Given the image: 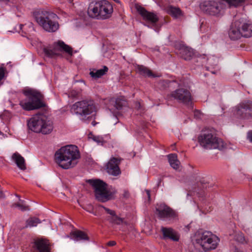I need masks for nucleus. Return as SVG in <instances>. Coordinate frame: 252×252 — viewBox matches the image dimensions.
Listing matches in <instances>:
<instances>
[{
	"mask_svg": "<svg viewBox=\"0 0 252 252\" xmlns=\"http://www.w3.org/2000/svg\"><path fill=\"white\" fill-rule=\"evenodd\" d=\"M80 158V154L78 147L73 145L61 147L56 152L54 156L55 162L64 169L74 167Z\"/></svg>",
	"mask_w": 252,
	"mask_h": 252,
	"instance_id": "f257e3e1",
	"label": "nucleus"
},
{
	"mask_svg": "<svg viewBox=\"0 0 252 252\" xmlns=\"http://www.w3.org/2000/svg\"><path fill=\"white\" fill-rule=\"evenodd\" d=\"M246 0H209L200 4L201 10L206 14L220 16L222 15L227 7H237L243 4Z\"/></svg>",
	"mask_w": 252,
	"mask_h": 252,
	"instance_id": "f03ea898",
	"label": "nucleus"
},
{
	"mask_svg": "<svg viewBox=\"0 0 252 252\" xmlns=\"http://www.w3.org/2000/svg\"><path fill=\"white\" fill-rule=\"evenodd\" d=\"M30 129L36 133L43 134L50 133L53 130V122L51 118L44 114L33 116L28 122Z\"/></svg>",
	"mask_w": 252,
	"mask_h": 252,
	"instance_id": "7ed1b4c3",
	"label": "nucleus"
},
{
	"mask_svg": "<svg viewBox=\"0 0 252 252\" xmlns=\"http://www.w3.org/2000/svg\"><path fill=\"white\" fill-rule=\"evenodd\" d=\"M88 182L93 187L95 196L98 201L105 202L114 198L116 190L111 187H108L102 181L91 179Z\"/></svg>",
	"mask_w": 252,
	"mask_h": 252,
	"instance_id": "20e7f679",
	"label": "nucleus"
},
{
	"mask_svg": "<svg viewBox=\"0 0 252 252\" xmlns=\"http://www.w3.org/2000/svg\"><path fill=\"white\" fill-rule=\"evenodd\" d=\"M113 11L112 5L107 0H100L90 4L88 15L97 19H106L109 18Z\"/></svg>",
	"mask_w": 252,
	"mask_h": 252,
	"instance_id": "39448f33",
	"label": "nucleus"
},
{
	"mask_svg": "<svg viewBox=\"0 0 252 252\" xmlns=\"http://www.w3.org/2000/svg\"><path fill=\"white\" fill-rule=\"evenodd\" d=\"M26 99L20 101V106L26 110H32L45 106L42 101V95L36 90L28 89L23 91Z\"/></svg>",
	"mask_w": 252,
	"mask_h": 252,
	"instance_id": "423d86ee",
	"label": "nucleus"
},
{
	"mask_svg": "<svg viewBox=\"0 0 252 252\" xmlns=\"http://www.w3.org/2000/svg\"><path fill=\"white\" fill-rule=\"evenodd\" d=\"M195 244L200 246L205 252L215 249L220 242V239L210 231L197 232L194 236Z\"/></svg>",
	"mask_w": 252,
	"mask_h": 252,
	"instance_id": "0eeeda50",
	"label": "nucleus"
},
{
	"mask_svg": "<svg viewBox=\"0 0 252 252\" xmlns=\"http://www.w3.org/2000/svg\"><path fill=\"white\" fill-rule=\"evenodd\" d=\"M56 14L46 11H41L35 15L37 23L42 28L48 32H55L59 28V24L56 21Z\"/></svg>",
	"mask_w": 252,
	"mask_h": 252,
	"instance_id": "6e6552de",
	"label": "nucleus"
},
{
	"mask_svg": "<svg viewBox=\"0 0 252 252\" xmlns=\"http://www.w3.org/2000/svg\"><path fill=\"white\" fill-rule=\"evenodd\" d=\"M198 141L200 145L206 149L222 150L225 148L223 141L210 131L201 133L198 137Z\"/></svg>",
	"mask_w": 252,
	"mask_h": 252,
	"instance_id": "1a4fd4ad",
	"label": "nucleus"
},
{
	"mask_svg": "<svg viewBox=\"0 0 252 252\" xmlns=\"http://www.w3.org/2000/svg\"><path fill=\"white\" fill-rule=\"evenodd\" d=\"M95 106L93 100H83L73 104L70 111L72 113L80 116L81 119L85 120L87 116L95 112Z\"/></svg>",
	"mask_w": 252,
	"mask_h": 252,
	"instance_id": "9d476101",
	"label": "nucleus"
},
{
	"mask_svg": "<svg viewBox=\"0 0 252 252\" xmlns=\"http://www.w3.org/2000/svg\"><path fill=\"white\" fill-rule=\"evenodd\" d=\"M43 51L45 55L50 58L60 56L62 52H64L70 55H72V48L60 40L44 47Z\"/></svg>",
	"mask_w": 252,
	"mask_h": 252,
	"instance_id": "9b49d317",
	"label": "nucleus"
},
{
	"mask_svg": "<svg viewBox=\"0 0 252 252\" xmlns=\"http://www.w3.org/2000/svg\"><path fill=\"white\" fill-rule=\"evenodd\" d=\"M170 96L179 102L186 105L191 104V95L190 92L185 89H178L172 92Z\"/></svg>",
	"mask_w": 252,
	"mask_h": 252,
	"instance_id": "f8f14e48",
	"label": "nucleus"
},
{
	"mask_svg": "<svg viewBox=\"0 0 252 252\" xmlns=\"http://www.w3.org/2000/svg\"><path fill=\"white\" fill-rule=\"evenodd\" d=\"M156 212L158 217L163 220H170L176 217L175 212L171 208L163 203L157 205Z\"/></svg>",
	"mask_w": 252,
	"mask_h": 252,
	"instance_id": "ddd939ff",
	"label": "nucleus"
},
{
	"mask_svg": "<svg viewBox=\"0 0 252 252\" xmlns=\"http://www.w3.org/2000/svg\"><path fill=\"white\" fill-rule=\"evenodd\" d=\"M238 19H236L232 23L228 31V36L231 40H236L243 37Z\"/></svg>",
	"mask_w": 252,
	"mask_h": 252,
	"instance_id": "4468645a",
	"label": "nucleus"
},
{
	"mask_svg": "<svg viewBox=\"0 0 252 252\" xmlns=\"http://www.w3.org/2000/svg\"><path fill=\"white\" fill-rule=\"evenodd\" d=\"M137 10L144 20L152 24L153 26L156 25L158 21V17L156 13L148 11L141 6L137 7Z\"/></svg>",
	"mask_w": 252,
	"mask_h": 252,
	"instance_id": "2eb2a0df",
	"label": "nucleus"
},
{
	"mask_svg": "<svg viewBox=\"0 0 252 252\" xmlns=\"http://www.w3.org/2000/svg\"><path fill=\"white\" fill-rule=\"evenodd\" d=\"M236 114L242 118L252 117V101L240 104L237 107Z\"/></svg>",
	"mask_w": 252,
	"mask_h": 252,
	"instance_id": "dca6fc26",
	"label": "nucleus"
},
{
	"mask_svg": "<svg viewBox=\"0 0 252 252\" xmlns=\"http://www.w3.org/2000/svg\"><path fill=\"white\" fill-rule=\"evenodd\" d=\"M121 161L120 158H112L108 161L106 170L110 175L113 176H117L120 174L121 171L119 167V164Z\"/></svg>",
	"mask_w": 252,
	"mask_h": 252,
	"instance_id": "f3484780",
	"label": "nucleus"
},
{
	"mask_svg": "<svg viewBox=\"0 0 252 252\" xmlns=\"http://www.w3.org/2000/svg\"><path fill=\"white\" fill-rule=\"evenodd\" d=\"M241 31L244 37L252 36V23L244 18L238 19Z\"/></svg>",
	"mask_w": 252,
	"mask_h": 252,
	"instance_id": "a211bd4d",
	"label": "nucleus"
},
{
	"mask_svg": "<svg viewBox=\"0 0 252 252\" xmlns=\"http://www.w3.org/2000/svg\"><path fill=\"white\" fill-rule=\"evenodd\" d=\"M34 248L37 252H50L49 243L43 239H38L34 243Z\"/></svg>",
	"mask_w": 252,
	"mask_h": 252,
	"instance_id": "6ab92c4d",
	"label": "nucleus"
},
{
	"mask_svg": "<svg viewBox=\"0 0 252 252\" xmlns=\"http://www.w3.org/2000/svg\"><path fill=\"white\" fill-rule=\"evenodd\" d=\"M161 231L164 239H170L174 241H178L179 237L177 233L170 227H162Z\"/></svg>",
	"mask_w": 252,
	"mask_h": 252,
	"instance_id": "aec40b11",
	"label": "nucleus"
},
{
	"mask_svg": "<svg viewBox=\"0 0 252 252\" xmlns=\"http://www.w3.org/2000/svg\"><path fill=\"white\" fill-rule=\"evenodd\" d=\"M12 158L20 169L22 170L26 169L25 159L19 153H15L13 154Z\"/></svg>",
	"mask_w": 252,
	"mask_h": 252,
	"instance_id": "412c9836",
	"label": "nucleus"
},
{
	"mask_svg": "<svg viewBox=\"0 0 252 252\" xmlns=\"http://www.w3.org/2000/svg\"><path fill=\"white\" fill-rule=\"evenodd\" d=\"M71 238L74 241H81V240H89L88 236L87 234L80 230L74 231L70 233Z\"/></svg>",
	"mask_w": 252,
	"mask_h": 252,
	"instance_id": "4be33fe9",
	"label": "nucleus"
},
{
	"mask_svg": "<svg viewBox=\"0 0 252 252\" xmlns=\"http://www.w3.org/2000/svg\"><path fill=\"white\" fill-rule=\"evenodd\" d=\"M180 54L184 60H189L193 56L194 53L192 49L183 46L180 49Z\"/></svg>",
	"mask_w": 252,
	"mask_h": 252,
	"instance_id": "5701e85b",
	"label": "nucleus"
},
{
	"mask_svg": "<svg viewBox=\"0 0 252 252\" xmlns=\"http://www.w3.org/2000/svg\"><path fill=\"white\" fill-rule=\"evenodd\" d=\"M167 12L175 18H180L183 15L182 10L179 8L172 5L168 6L166 8Z\"/></svg>",
	"mask_w": 252,
	"mask_h": 252,
	"instance_id": "b1692460",
	"label": "nucleus"
},
{
	"mask_svg": "<svg viewBox=\"0 0 252 252\" xmlns=\"http://www.w3.org/2000/svg\"><path fill=\"white\" fill-rule=\"evenodd\" d=\"M108 68L106 66H103V68L99 69H93L90 72V76L94 79L100 78L105 75L108 71Z\"/></svg>",
	"mask_w": 252,
	"mask_h": 252,
	"instance_id": "393cba45",
	"label": "nucleus"
},
{
	"mask_svg": "<svg viewBox=\"0 0 252 252\" xmlns=\"http://www.w3.org/2000/svg\"><path fill=\"white\" fill-rule=\"evenodd\" d=\"M137 72L141 75L145 77H156V75L154 74L152 71L148 69L147 67L138 65L137 67Z\"/></svg>",
	"mask_w": 252,
	"mask_h": 252,
	"instance_id": "a878e982",
	"label": "nucleus"
},
{
	"mask_svg": "<svg viewBox=\"0 0 252 252\" xmlns=\"http://www.w3.org/2000/svg\"><path fill=\"white\" fill-rule=\"evenodd\" d=\"M169 162L174 169H177L179 167L180 161L177 159V156L175 154L168 155Z\"/></svg>",
	"mask_w": 252,
	"mask_h": 252,
	"instance_id": "bb28decb",
	"label": "nucleus"
},
{
	"mask_svg": "<svg viewBox=\"0 0 252 252\" xmlns=\"http://www.w3.org/2000/svg\"><path fill=\"white\" fill-rule=\"evenodd\" d=\"M108 220L109 222L114 224L117 225H121V224H125L127 225V223L125 221L124 219L118 217L116 213H115L113 216H110L108 218Z\"/></svg>",
	"mask_w": 252,
	"mask_h": 252,
	"instance_id": "cd10ccee",
	"label": "nucleus"
},
{
	"mask_svg": "<svg viewBox=\"0 0 252 252\" xmlns=\"http://www.w3.org/2000/svg\"><path fill=\"white\" fill-rule=\"evenodd\" d=\"M41 223V220L37 218L32 217L26 221L25 227H32L36 226L38 223Z\"/></svg>",
	"mask_w": 252,
	"mask_h": 252,
	"instance_id": "c85d7f7f",
	"label": "nucleus"
},
{
	"mask_svg": "<svg viewBox=\"0 0 252 252\" xmlns=\"http://www.w3.org/2000/svg\"><path fill=\"white\" fill-rule=\"evenodd\" d=\"M12 207H18L22 211L30 210L28 206L26 205L24 200L19 199V202L12 205Z\"/></svg>",
	"mask_w": 252,
	"mask_h": 252,
	"instance_id": "c756f323",
	"label": "nucleus"
},
{
	"mask_svg": "<svg viewBox=\"0 0 252 252\" xmlns=\"http://www.w3.org/2000/svg\"><path fill=\"white\" fill-rule=\"evenodd\" d=\"M126 105V102L123 98H117L115 101L114 106L117 110L121 109Z\"/></svg>",
	"mask_w": 252,
	"mask_h": 252,
	"instance_id": "7c9ffc66",
	"label": "nucleus"
},
{
	"mask_svg": "<svg viewBox=\"0 0 252 252\" xmlns=\"http://www.w3.org/2000/svg\"><path fill=\"white\" fill-rule=\"evenodd\" d=\"M235 239L241 243H246L244 235L242 233H238L235 236Z\"/></svg>",
	"mask_w": 252,
	"mask_h": 252,
	"instance_id": "2f4dec72",
	"label": "nucleus"
},
{
	"mask_svg": "<svg viewBox=\"0 0 252 252\" xmlns=\"http://www.w3.org/2000/svg\"><path fill=\"white\" fill-rule=\"evenodd\" d=\"M208 63L211 65H217L218 63V59L213 57L208 60Z\"/></svg>",
	"mask_w": 252,
	"mask_h": 252,
	"instance_id": "473e14b6",
	"label": "nucleus"
},
{
	"mask_svg": "<svg viewBox=\"0 0 252 252\" xmlns=\"http://www.w3.org/2000/svg\"><path fill=\"white\" fill-rule=\"evenodd\" d=\"M202 113L201 112L198 110H195L194 111V117L195 118L197 119L201 118Z\"/></svg>",
	"mask_w": 252,
	"mask_h": 252,
	"instance_id": "72a5a7b5",
	"label": "nucleus"
},
{
	"mask_svg": "<svg viewBox=\"0 0 252 252\" xmlns=\"http://www.w3.org/2000/svg\"><path fill=\"white\" fill-rule=\"evenodd\" d=\"M101 207H102L108 214H110L111 216H113L115 213L114 211L110 210L103 206H101Z\"/></svg>",
	"mask_w": 252,
	"mask_h": 252,
	"instance_id": "f704fd0d",
	"label": "nucleus"
},
{
	"mask_svg": "<svg viewBox=\"0 0 252 252\" xmlns=\"http://www.w3.org/2000/svg\"><path fill=\"white\" fill-rule=\"evenodd\" d=\"M5 73V69L3 67H0V81L3 78Z\"/></svg>",
	"mask_w": 252,
	"mask_h": 252,
	"instance_id": "c9c22d12",
	"label": "nucleus"
},
{
	"mask_svg": "<svg viewBox=\"0 0 252 252\" xmlns=\"http://www.w3.org/2000/svg\"><path fill=\"white\" fill-rule=\"evenodd\" d=\"M24 26L23 25H22V24H20V25L17 26L15 28V29H14V31H13V32H20L21 30H22L23 27Z\"/></svg>",
	"mask_w": 252,
	"mask_h": 252,
	"instance_id": "e433bc0d",
	"label": "nucleus"
},
{
	"mask_svg": "<svg viewBox=\"0 0 252 252\" xmlns=\"http://www.w3.org/2000/svg\"><path fill=\"white\" fill-rule=\"evenodd\" d=\"M79 94V92H77V91H76L72 90V91L70 92V93L69 95H70L71 96L73 97H75L77 96Z\"/></svg>",
	"mask_w": 252,
	"mask_h": 252,
	"instance_id": "4c0bfd02",
	"label": "nucleus"
},
{
	"mask_svg": "<svg viewBox=\"0 0 252 252\" xmlns=\"http://www.w3.org/2000/svg\"><path fill=\"white\" fill-rule=\"evenodd\" d=\"M247 139L252 143V130L247 133Z\"/></svg>",
	"mask_w": 252,
	"mask_h": 252,
	"instance_id": "58836bf2",
	"label": "nucleus"
},
{
	"mask_svg": "<svg viewBox=\"0 0 252 252\" xmlns=\"http://www.w3.org/2000/svg\"><path fill=\"white\" fill-rule=\"evenodd\" d=\"M93 139L94 141H96L97 143H100L102 142V139L101 138L99 137H94Z\"/></svg>",
	"mask_w": 252,
	"mask_h": 252,
	"instance_id": "ea45409f",
	"label": "nucleus"
},
{
	"mask_svg": "<svg viewBox=\"0 0 252 252\" xmlns=\"http://www.w3.org/2000/svg\"><path fill=\"white\" fill-rule=\"evenodd\" d=\"M9 0H0V4L2 6H4L8 4Z\"/></svg>",
	"mask_w": 252,
	"mask_h": 252,
	"instance_id": "a19ab883",
	"label": "nucleus"
},
{
	"mask_svg": "<svg viewBox=\"0 0 252 252\" xmlns=\"http://www.w3.org/2000/svg\"><path fill=\"white\" fill-rule=\"evenodd\" d=\"M116 244V242H115V241H109V242L107 243V245H108V246H115Z\"/></svg>",
	"mask_w": 252,
	"mask_h": 252,
	"instance_id": "79ce46f5",
	"label": "nucleus"
},
{
	"mask_svg": "<svg viewBox=\"0 0 252 252\" xmlns=\"http://www.w3.org/2000/svg\"><path fill=\"white\" fill-rule=\"evenodd\" d=\"M129 192L125 190L124 193V196L126 198H127L129 197Z\"/></svg>",
	"mask_w": 252,
	"mask_h": 252,
	"instance_id": "37998d69",
	"label": "nucleus"
},
{
	"mask_svg": "<svg viewBox=\"0 0 252 252\" xmlns=\"http://www.w3.org/2000/svg\"><path fill=\"white\" fill-rule=\"evenodd\" d=\"M135 108L137 109H140L141 108V105L139 102H136L135 103Z\"/></svg>",
	"mask_w": 252,
	"mask_h": 252,
	"instance_id": "c03bdc74",
	"label": "nucleus"
},
{
	"mask_svg": "<svg viewBox=\"0 0 252 252\" xmlns=\"http://www.w3.org/2000/svg\"><path fill=\"white\" fill-rule=\"evenodd\" d=\"M28 27L30 28L31 32L34 30L33 28L32 27V23H30L28 25Z\"/></svg>",
	"mask_w": 252,
	"mask_h": 252,
	"instance_id": "a18cd8bd",
	"label": "nucleus"
},
{
	"mask_svg": "<svg viewBox=\"0 0 252 252\" xmlns=\"http://www.w3.org/2000/svg\"><path fill=\"white\" fill-rule=\"evenodd\" d=\"M4 198V195L2 193V192L0 190V199Z\"/></svg>",
	"mask_w": 252,
	"mask_h": 252,
	"instance_id": "49530a36",
	"label": "nucleus"
},
{
	"mask_svg": "<svg viewBox=\"0 0 252 252\" xmlns=\"http://www.w3.org/2000/svg\"><path fill=\"white\" fill-rule=\"evenodd\" d=\"M146 192H147V196H148L149 198H150V191L149 190H146Z\"/></svg>",
	"mask_w": 252,
	"mask_h": 252,
	"instance_id": "de8ad7c7",
	"label": "nucleus"
},
{
	"mask_svg": "<svg viewBox=\"0 0 252 252\" xmlns=\"http://www.w3.org/2000/svg\"><path fill=\"white\" fill-rule=\"evenodd\" d=\"M235 252H243V251H241L240 250H239L237 248H235Z\"/></svg>",
	"mask_w": 252,
	"mask_h": 252,
	"instance_id": "09e8293b",
	"label": "nucleus"
},
{
	"mask_svg": "<svg viewBox=\"0 0 252 252\" xmlns=\"http://www.w3.org/2000/svg\"><path fill=\"white\" fill-rule=\"evenodd\" d=\"M114 0L117 3H120V1L119 0Z\"/></svg>",
	"mask_w": 252,
	"mask_h": 252,
	"instance_id": "8fccbe9b",
	"label": "nucleus"
},
{
	"mask_svg": "<svg viewBox=\"0 0 252 252\" xmlns=\"http://www.w3.org/2000/svg\"><path fill=\"white\" fill-rule=\"evenodd\" d=\"M92 125H93V126H95V123H94V122H92Z\"/></svg>",
	"mask_w": 252,
	"mask_h": 252,
	"instance_id": "3c124183",
	"label": "nucleus"
},
{
	"mask_svg": "<svg viewBox=\"0 0 252 252\" xmlns=\"http://www.w3.org/2000/svg\"><path fill=\"white\" fill-rule=\"evenodd\" d=\"M160 183V180H159V182H158V186H159V184Z\"/></svg>",
	"mask_w": 252,
	"mask_h": 252,
	"instance_id": "603ef678",
	"label": "nucleus"
},
{
	"mask_svg": "<svg viewBox=\"0 0 252 252\" xmlns=\"http://www.w3.org/2000/svg\"><path fill=\"white\" fill-rule=\"evenodd\" d=\"M68 1H69V2H71L72 0H68Z\"/></svg>",
	"mask_w": 252,
	"mask_h": 252,
	"instance_id": "864d4df0",
	"label": "nucleus"
},
{
	"mask_svg": "<svg viewBox=\"0 0 252 252\" xmlns=\"http://www.w3.org/2000/svg\"><path fill=\"white\" fill-rule=\"evenodd\" d=\"M114 122V124H116L117 123V122Z\"/></svg>",
	"mask_w": 252,
	"mask_h": 252,
	"instance_id": "5fc2aeb1",
	"label": "nucleus"
}]
</instances>
